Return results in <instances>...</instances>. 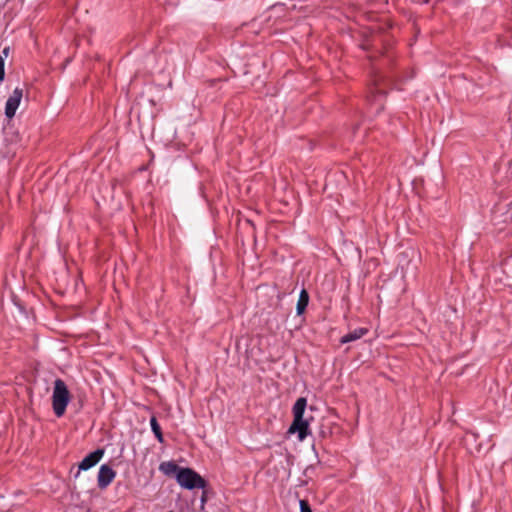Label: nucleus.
Returning <instances> with one entry per match:
<instances>
[{"label": "nucleus", "mask_w": 512, "mask_h": 512, "mask_svg": "<svg viewBox=\"0 0 512 512\" xmlns=\"http://www.w3.org/2000/svg\"><path fill=\"white\" fill-rule=\"evenodd\" d=\"M307 407V400L304 397H300L296 400L293 405V422L288 429L289 434H298V440L303 441L309 434V422L304 418V412Z\"/></svg>", "instance_id": "f257e3e1"}, {"label": "nucleus", "mask_w": 512, "mask_h": 512, "mask_svg": "<svg viewBox=\"0 0 512 512\" xmlns=\"http://www.w3.org/2000/svg\"><path fill=\"white\" fill-rule=\"evenodd\" d=\"M69 402L70 392L67 385L62 379H56L52 393V408L57 417L64 415Z\"/></svg>", "instance_id": "f03ea898"}, {"label": "nucleus", "mask_w": 512, "mask_h": 512, "mask_svg": "<svg viewBox=\"0 0 512 512\" xmlns=\"http://www.w3.org/2000/svg\"><path fill=\"white\" fill-rule=\"evenodd\" d=\"M177 483L184 489H204L206 481L193 469L183 467L176 475Z\"/></svg>", "instance_id": "7ed1b4c3"}, {"label": "nucleus", "mask_w": 512, "mask_h": 512, "mask_svg": "<svg viewBox=\"0 0 512 512\" xmlns=\"http://www.w3.org/2000/svg\"><path fill=\"white\" fill-rule=\"evenodd\" d=\"M381 81V76L376 75L373 79V84L369 87V92L367 95L368 101L376 105V111H379L383 108L382 99L386 94L385 90L381 87Z\"/></svg>", "instance_id": "20e7f679"}, {"label": "nucleus", "mask_w": 512, "mask_h": 512, "mask_svg": "<svg viewBox=\"0 0 512 512\" xmlns=\"http://www.w3.org/2000/svg\"><path fill=\"white\" fill-rule=\"evenodd\" d=\"M23 98V89L16 87L12 94L8 97L5 104V116L9 119L13 118Z\"/></svg>", "instance_id": "39448f33"}, {"label": "nucleus", "mask_w": 512, "mask_h": 512, "mask_svg": "<svg viewBox=\"0 0 512 512\" xmlns=\"http://www.w3.org/2000/svg\"><path fill=\"white\" fill-rule=\"evenodd\" d=\"M116 472L107 464L100 466L97 475V485L101 490L106 489L115 479Z\"/></svg>", "instance_id": "423d86ee"}, {"label": "nucleus", "mask_w": 512, "mask_h": 512, "mask_svg": "<svg viewBox=\"0 0 512 512\" xmlns=\"http://www.w3.org/2000/svg\"><path fill=\"white\" fill-rule=\"evenodd\" d=\"M104 449L98 448L95 451L89 453L78 465V471L75 477H78L80 471H86L94 467L103 457Z\"/></svg>", "instance_id": "0eeeda50"}, {"label": "nucleus", "mask_w": 512, "mask_h": 512, "mask_svg": "<svg viewBox=\"0 0 512 512\" xmlns=\"http://www.w3.org/2000/svg\"><path fill=\"white\" fill-rule=\"evenodd\" d=\"M367 333H368L367 328H363V327L356 328L353 331H350L347 334H345L344 336H342L340 339V343L346 344V343L356 341V340L362 338Z\"/></svg>", "instance_id": "6e6552de"}, {"label": "nucleus", "mask_w": 512, "mask_h": 512, "mask_svg": "<svg viewBox=\"0 0 512 512\" xmlns=\"http://www.w3.org/2000/svg\"><path fill=\"white\" fill-rule=\"evenodd\" d=\"M183 467H180L178 466L175 462L173 461H165V462H162L160 465H159V470L167 475V476H174L176 478V475L177 473H179V471L182 469Z\"/></svg>", "instance_id": "1a4fd4ad"}, {"label": "nucleus", "mask_w": 512, "mask_h": 512, "mask_svg": "<svg viewBox=\"0 0 512 512\" xmlns=\"http://www.w3.org/2000/svg\"><path fill=\"white\" fill-rule=\"evenodd\" d=\"M309 303V294L305 289H302L299 294L297 301L296 312L297 315H301L306 310Z\"/></svg>", "instance_id": "9d476101"}, {"label": "nucleus", "mask_w": 512, "mask_h": 512, "mask_svg": "<svg viewBox=\"0 0 512 512\" xmlns=\"http://www.w3.org/2000/svg\"><path fill=\"white\" fill-rule=\"evenodd\" d=\"M150 426H151V430L152 432L154 433L156 439L158 440L159 443H163L164 442V438H163V434H162V430H161V427L157 421V418L155 416H152L151 419H150Z\"/></svg>", "instance_id": "9b49d317"}, {"label": "nucleus", "mask_w": 512, "mask_h": 512, "mask_svg": "<svg viewBox=\"0 0 512 512\" xmlns=\"http://www.w3.org/2000/svg\"><path fill=\"white\" fill-rule=\"evenodd\" d=\"M300 512H313L307 500H300Z\"/></svg>", "instance_id": "f8f14e48"}, {"label": "nucleus", "mask_w": 512, "mask_h": 512, "mask_svg": "<svg viewBox=\"0 0 512 512\" xmlns=\"http://www.w3.org/2000/svg\"><path fill=\"white\" fill-rule=\"evenodd\" d=\"M5 78V61H3V57H0V82H2Z\"/></svg>", "instance_id": "ddd939ff"}, {"label": "nucleus", "mask_w": 512, "mask_h": 512, "mask_svg": "<svg viewBox=\"0 0 512 512\" xmlns=\"http://www.w3.org/2000/svg\"><path fill=\"white\" fill-rule=\"evenodd\" d=\"M9 53H10V48L9 47H5L1 54H0V57H3V61L6 60V58L9 56Z\"/></svg>", "instance_id": "4468645a"}, {"label": "nucleus", "mask_w": 512, "mask_h": 512, "mask_svg": "<svg viewBox=\"0 0 512 512\" xmlns=\"http://www.w3.org/2000/svg\"><path fill=\"white\" fill-rule=\"evenodd\" d=\"M419 3L427 4L430 0H416Z\"/></svg>", "instance_id": "2eb2a0df"}]
</instances>
